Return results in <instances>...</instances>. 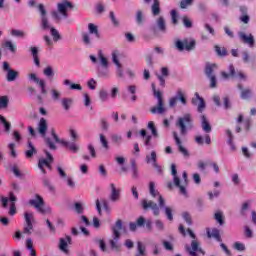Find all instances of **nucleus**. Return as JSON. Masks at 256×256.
Wrapping results in <instances>:
<instances>
[{"instance_id":"f704fd0d","label":"nucleus","mask_w":256,"mask_h":256,"mask_svg":"<svg viewBox=\"0 0 256 256\" xmlns=\"http://www.w3.org/2000/svg\"><path fill=\"white\" fill-rule=\"evenodd\" d=\"M26 248L30 251V256H37V251L33 248V240L31 238L26 240Z\"/></svg>"},{"instance_id":"338daca9","label":"nucleus","mask_w":256,"mask_h":256,"mask_svg":"<svg viewBox=\"0 0 256 256\" xmlns=\"http://www.w3.org/2000/svg\"><path fill=\"white\" fill-rule=\"evenodd\" d=\"M51 95H52V99H54V101L59 100V97H61V93L55 89L51 90Z\"/></svg>"},{"instance_id":"680f3d73","label":"nucleus","mask_w":256,"mask_h":256,"mask_svg":"<svg viewBox=\"0 0 256 256\" xmlns=\"http://www.w3.org/2000/svg\"><path fill=\"white\" fill-rule=\"evenodd\" d=\"M226 135L228 137V145H230V147H233V133L231 132V130H226Z\"/></svg>"},{"instance_id":"39448f33","label":"nucleus","mask_w":256,"mask_h":256,"mask_svg":"<svg viewBox=\"0 0 256 256\" xmlns=\"http://www.w3.org/2000/svg\"><path fill=\"white\" fill-rule=\"evenodd\" d=\"M193 119L191 114H185L183 117L178 118L176 122V127L180 129L181 135H187V127H192Z\"/></svg>"},{"instance_id":"a19ab883","label":"nucleus","mask_w":256,"mask_h":256,"mask_svg":"<svg viewBox=\"0 0 256 256\" xmlns=\"http://www.w3.org/2000/svg\"><path fill=\"white\" fill-rule=\"evenodd\" d=\"M43 74H44L45 77H47L48 79H53V77H55V72H53V67H51V66H47V67L43 70Z\"/></svg>"},{"instance_id":"6ab92c4d","label":"nucleus","mask_w":256,"mask_h":256,"mask_svg":"<svg viewBox=\"0 0 256 256\" xmlns=\"http://www.w3.org/2000/svg\"><path fill=\"white\" fill-rule=\"evenodd\" d=\"M173 138H174L176 145L178 146V151L180 153H182V155H184V157H189V151H187L186 148L183 147L181 138H179V135L177 134V132H173Z\"/></svg>"},{"instance_id":"0eeeda50","label":"nucleus","mask_w":256,"mask_h":256,"mask_svg":"<svg viewBox=\"0 0 256 256\" xmlns=\"http://www.w3.org/2000/svg\"><path fill=\"white\" fill-rule=\"evenodd\" d=\"M3 71L6 72V81L13 83V81L19 78V71L11 69L8 62H3Z\"/></svg>"},{"instance_id":"de8ad7c7","label":"nucleus","mask_w":256,"mask_h":256,"mask_svg":"<svg viewBox=\"0 0 256 256\" xmlns=\"http://www.w3.org/2000/svg\"><path fill=\"white\" fill-rule=\"evenodd\" d=\"M3 47H5L6 49H9V51H11L12 53H15L17 51V46H15V44H13V42L11 41H6L3 44Z\"/></svg>"},{"instance_id":"a211bd4d","label":"nucleus","mask_w":256,"mask_h":256,"mask_svg":"<svg viewBox=\"0 0 256 256\" xmlns=\"http://www.w3.org/2000/svg\"><path fill=\"white\" fill-rule=\"evenodd\" d=\"M28 77L31 81H34V83L40 87L42 95H47V89H45V80L39 79L35 73L29 74Z\"/></svg>"},{"instance_id":"9d476101","label":"nucleus","mask_w":256,"mask_h":256,"mask_svg":"<svg viewBox=\"0 0 256 256\" xmlns=\"http://www.w3.org/2000/svg\"><path fill=\"white\" fill-rule=\"evenodd\" d=\"M25 225L23 229V233L25 235H31V231H33V212H25L24 213Z\"/></svg>"},{"instance_id":"dca6fc26","label":"nucleus","mask_w":256,"mask_h":256,"mask_svg":"<svg viewBox=\"0 0 256 256\" xmlns=\"http://www.w3.org/2000/svg\"><path fill=\"white\" fill-rule=\"evenodd\" d=\"M112 62L116 65L117 75L121 78L123 77V65H121V62H119V51L115 50L112 52Z\"/></svg>"},{"instance_id":"69168bd1","label":"nucleus","mask_w":256,"mask_h":256,"mask_svg":"<svg viewBox=\"0 0 256 256\" xmlns=\"http://www.w3.org/2000/svg\"><path fill=\"white\" fill-rule=\"evenodd\" d=\"M234 249H236V251H245V244L241 242H235Z\"/></svg>"},{"instance_id":"a18cd8bd","label":"nucleus","mask_w":256,"mask_h":256,"mask_svg":"<svg viewBox=\"0 0 256 256\" xmlns=\"http://www.w3.org/2000/svg\"><path fill=\"white\" fill-rule=\"evenodd\" d=\"M148 129L151 131L153 137H159V134L157 133V128L155 127V122H148Z\"/></svg>"},{"instance_id":"864d4df0","label":"nucleus","mask_w":256,"mask_h":256,"mask_svg":"<svg viewBox=\"0 0 256 256\" xmlns=\"http://www.w3.org/2000/svg\"><path fill=\"white\" fill-rule=\"evenodd\" d=\"M12 37H20L23 39L25 37V33L22 30L12 29L11 31Z\"/></svg>"},{"instance_id":"6e6d98bb","label":"nucleus","mask_w":256,"mask_h":256,"mask_svg":"<svg viewBox=\"0 0 256 256\" xmlns=\"http://www.w3.org/2000/svg\"><path fill=\"white\" fill-rule=\"evenodd\" d=\"M100 143L104 149H109V142L107 141V138H105V135L100 134Z\"/></svg>"},{"instance_id":"4be33fe9","label":"nucleus","mask_w":256,"mask_h":256,"mask_svg":"<svg viewBox=\"0 0 256 256\" xmlns=\"http://www.w3.org/2000/svg\"><path fill=\"white\" fill-rule=\"evenodd\" d=\"M237 87L241 91V94H240L241 99L247 100L253 97V90L249 88L244 89L242 84H238Z\"/></svg>"},{"instance_id":"2f4dec72","label":"nucleus","mask_w":256,"mask_h":256,"mask_svg":"<svg viewBox=\"0 0 256 256\" xmlns=\"http://www.w3.org/2000/svg\"><path fill=\"white\" fill-rule=\"evenodd\" d=\"M207 236L209 239H211V237H213L214 239H216V241L221 242V234L219 232V229H217V228L212 229V232L207 230Z\"/></svg>"},{"instance_id":"58836bf2","label":"nucleus","mask_w":256,"mask_h":256,"mask_svg":"<svg viewBox=\"0 0 256 256\" xmlns=\"http://www.w3.org/2000/svg\"><path fill=\"white\" fill-rule=\"evenodd\" d=\"M157 26H158V29H160V31H162V33H165V31L167 30V26L165 25V18H163V16H160L158 18Z\"/></svg>"},{"instance_id":"c03bdc74","label":"nucleus","mask_w":256,"mask_h":256,"mask_svg":"<svg viewBox=\"0 0 256 256\" xmlns=\"http://www.w3.org/2000/svg\"><path fill=\"white\" fill-rule=\"evenodd\" d=\"M9 107V97L1 96L0 97V109H7Z\"/></svg>"},{"instance_id":"0e129e2a","label":"nucleus","mask_w":256,"mask_h":256,"mask_svg":"<svg viewBox=\"0 0 256 256\" xmlns=\"http://www.w3.org/2000/svg\"><path fill=\"white\" fill-rule=\"evenodd\" d=\"M82 39H83L84 45H91V37H89V34L83 33Z\"/></svg>"},{"instance_id":"bf43d9fd","label":"nucleus","mask_w":256,"mask_h":256,"mask_svg":"<svg viewBox=\"0 0 256 256\" xmlns=\"http://www.w3.org/2000/svg\"><path fill=\"white\" fill-rule=\"evenodd\" d=\"M136 23H138V25H143V12L141 10L136 14Z\"/></svg>"},{"instance_id":"5fc2aeb1","label":"nucleus","mask_w":256,"mask_h":256,"mask_svg":"<svg viewBox=\"0 0 256 256\" xmlns=\"http://www.w3.org/2000/svg\"><path fill=\"white\" fill-rule=\"evenodd\" d=\"M182 217L188 225H193V220H192L191 214H189V212H183Z\"/></svg>"},{"instance_id":"7c9ffc66","label":"nucleus","mask_w":256,"mask_h":256,"mask_svg":"<svg viewBox=\"0 0 256 256\" xmlns=\"http://www.w3.org/2000/svg\"><path fill=\"white\" fill-rule=\"evenodd\" d=\"M215 69H217V64L207 63L205 67V75L207 77H213L214 76L213 73Z\"/></svg>"},{"instance_id":"aec40b11","label":"nucleus","mask_w":256,"mask_h":256,"mask_svg":"<svg viewBox=\"0 0 256 256\" xmlns=\"http://www.w3.org/2000/svg\"><path fill=\"white\" fill-rule=\"evenodd\" d=\"M173 138H174L176 145L178 146V151L180 153H182V155H184V157H189V151H187L186 148L183 147L181 138H179V135L177 134V132H173Z\"/></svg>"},{"instance_id":"6e6552de","label":"nucleus","mask_w":256,"mask_h":256,"mask_svg":"<svg viewBox=\"0 0 256 256\" xmlns=\"http://www.w3.org/2000/svg\"><path fill=\"white\" fill-rule=\"evenodd\" d=\"M29 205L32 207H35L37 209L38 213H42V215H45L47 213V209H45V201L43 200V197L39 196V194L36 195V199L29 200Z\"/></svg>"},{"instance_id":"473e14b6","label":"nucleus","mask_w":256,"mask_h":256,"mask_svg":"<svg viewBox=\"0 0 256 256\" xmlns=\"http://www.w3.org/2000/svg\"><path fill=\"white\" fill-rule=\"evenodd\" d=\"M62 145L67 147L70 151H72V153H77V151H79V146H77V144H75V142L64 141V142H62Z\"/></svg>"},{"instance_id":"37998d69","label":"nucleus","mask_w":256,"mask_h":256,"mask_svg":"<svg viewBox=\"0 0 256 256\" xmlns=\"http://www.w3.org/2000/svg\"><path fill=\"white\" fill-rule=\"evenodd\" d=\"M64 85H70V89L73 90H77V91H81L83 89V87L80 84H71V80L66 79L64 80Z\"/></svg>"},{"instance_id":"a878e982","label":"nucleus","mask_w":256,"mask_h":256,"mask_svg":"<svg viewBox=\"0 0 256 256\" xmlns=\"http://www.w3.org/2000/svg\"><path fill=\"white\" fill-rule=\"evenodd\" d=\"M71 236H66V239L64 238H60V244H59V248L61 251H64V253H67V247H68V243L69 245H71Z\"/></svg>"},{"instance_id":"c756f323","label":"nucleus","mask_w":256,"mask_h":256,"mask_svg":"<svg viewBox=\"0 0 256 256\" xmlns=\"http://www.w3.org/2000/svg\"><path fill=\"white\" fill-rule=\"evenodd\" d=\"M61 106L63 107L64 111H69V109H71L73 106V98H62Z\"/></svg>"},{"instance_id":"f3484780","label":"nucleus","mask_w":256,"mask_h":256,"mask_svg":"<svg viewBox=\"0 0 256 256\" xmlns=\"http://www.w3.org/2000/svg\"><path fill=\"white\" fill-rule=\"evenodd\" d=\"M192 105H198V113H203V111L205 110L206 104H205V100L203 99V97H201L199 95V93H195V97L192 98L191 100Z\"/></svg>"},{"instance_id":"49530a36","label":"nucleus","mask_w":256,"mask_h":256,"mask_svg":"<svg viewBox=\"0 0 256 256\" xmlns=\"http://www.w3.org/2000/svg\"><path fill=\"white\" fill-rule=\"evenodd\" d=\"M214 219L217 221V223H219V225H223V223H225V219L223 217V212H221V211H218L215 213Z\"/></svg>"},{"instance_id":"f03ea898","label":"nucleus","mask_w":256,"mask_h":256,"mask_svg":"<svg viewBox=\"0 0 256 256\" xmlns=\"http://www.w3.org/2000/svg\"><path fill=\"white\" fill-rule=\"evenodd\" d=\"M73 3L69 0H62L60 3L57 4V11L52 12V17L55 21H61V15L64 19L69 17V9H73Z\"/></svg>"},{"instance_id":"774afa93","label":"nucleus","mask_w":256,"mask_h":256,"mask_svg":"<svg viewBox=\"0 0 256 256\" xmlns=\"http://www.w3.org/2000/svg\"><path fill=\"white\" fill-rule=\"evenodd\" d=\"M99 97H100L101 101H107L109 94L107 93V91L101 90L99 93Z\"/></svg>"},{"instance_id":"09e8293b","label":"nucleus","mask_w":256,"mask_h":256,"mask_svg":"<svg viewBox=\"0 0 256 256\" xmlns=\"http://www.w3.org/2000/svg\"><path fill=\"white\" fill-rule=\"evenodd\" d=\"M111 139L112 143H114L115 145H121V143L123 142V137H121V135L118 134L112 135Z\"/></svg>"},{"instance_id":"c85d7f7f","label":"nucleus","mask_w":256,"mask_h":256,"mask_svg":"<svg viewBox=\"0 0 256 256\" xmlns=\"http://www.w3.org/2000/svg\"><path fill=\"white\" fill-rule=\"evenodd\" d=\"M9 201L11 203H15V201H17V197L15 196V194L13 192L9 193V198L2 197V207L7 208Z\"/></svg>"},{"instance_id":"c9c22d12","label":"nucleus","mask_w":256,"mask_h":256,"mask_svg":"<svg viewBox=\"0 0 256 256\" xmlns=\"http://www.w3.org/2000/svg\"><path fill=\"white\" fill-rule=\"evenodd\" d=\"M132 168V179H139V169L137 168V162L135 160L131 161Z\"/></svg>"},{"instance_id":"ea45409f","label":"nucleus","mask_w":256,"mask_h":256,"mask_svg":"<svg viewBox=\"0 0 256 256\" xmlns=\"http://www.w3.org/2000/svg\"><path fill=\"white\" fill-rule=\"evenodd\" d=\"M98 58L100 59V63L102 65V67H104L105 69H107V67H109V61L107 60V58L105 57V55H103L102 51L98 52Z\"/></svg>"},{"instance_id":"f8f14e48","label":"nucleus","mask_w":256,"mask_h":256,"mask_svg":"<svg viewBox=\"0 0 256 256\" xmlns=\"http://www.w3.org/2000/svg\"><path fill=\"white\" fill-rule=\"evenodd\" d=\"M185 251L191 256H197V251H198V253H202V255H205V251H203V249L199 248V241H197V240H192L191 246L186 245Z\"/></svg>"},{"instance_id":"13d9d810","label":"nucleus","mask_w":256,"mask_h":256,"mask_svg":"<svg viewBox=\"0 0 256 256\" xmlns=\"http://www.w3.org/2000/svg\"><path fill=\"white\" fill-rule=\"evenodd\" d=\"M165 215L168 221H173V210L170 207H165Z\"/></svg>"},{"instance_id":"e433bc0d","label":"nucleus","mask_w":256,"mask_h":256,"mask_svg":"<svg viewBox=\"0 0 256 256\" xmlns=\"http://www.w3.org/2000/svg\"><path fill=\"white\" fill-rule=\"evenodd\" d=\"M0 122L4 126V131L6 133H10L11 132V124L9 122H7V118H5V116H3V115H0Z\"/></svg>"},{"instance_id":"412c9836","label":"nucleus","mask_w":256,"mask_h":256,"mask_svg":"<svg viewBox=\"0 0 256 256\" xmlns=\"http://www.w3.org/2000/svg\"><path fill=\"white\" fill-rule=\"evenodd\" d=\"M239 37L241 41L249 45V47H255V37H253L252 34L247 36L244 32H240Z\"/></svg>"},{"instance_id":"7ed1b4c3","label":"nucleus","mask_w":256,"mask_h":256,"mask_svg":"<svg viewBox=\"0 0 256 256\" xmlns=\"http://www.w3.org/2000/svg\"><path fill=\"white\" fill-rule=\"evenodd\" d=\"M152 91L154 94V97H156V99H158V103L157 106H154L150 109V113H152V115H163V113H165L166 109H165V102L163 101V93H161V91L157 90V88H155V84L152 83Z\"/></svg>"},{"instance_id":"5701e85b","label":"nucleus","mask_w":256,"mask_h":256,"mask_svg":"<svg viewBox=\"0 0 256 256\" xmlns=\"http://www.w3.org/2000/svg\"><path fill=\"white\" fill-rule=\"evenodd\" d=\"M151 13L153 17H159L161 15V2L159 0H154L151 6Z\"/></svg>"},{"instance_id":"cd10ccee","label":"nucleus","mask_w":256,"mask_h":256,"mask_svg":"<svg viewBox=\"0 0 256 256\" xmlns=\"http://www.w3.org/2000/svg\"><path fill=\"white\" fill-rule=\"evenodd\" d=\"M26 158L31 159L33 155H37V149L33 146V142L28 141V150L25 152Z\"/></svg>"},{"instance_id":"2eb2a0df","label":"nucleus","mask_w":256,"mask_h":256,"mask_svg":"<svg viewBox=\"0 0 256 256\" xmlns=\"http://www.w3.org/2000/svg\"><path fill=\"white\" fill-rule=\"evenodd\" d=\"M149 193L152 197H157L158 195L159 207H165V199H163V196L159 194V191L155 190V182L149 183Z\"/></svg>"},{"instance_id":"393cba45","label":"nucleus","mask_w":256,"mask_h":256,"mask_svg":"<svg viewBox=\"0 0 256 256\" xmlns=\"http://www.w3.org/2000/svg\"><path fill=\"white\" fill-rule=\"evenodd\" d=\"M38 132L42 136H45L47 134V120L45 118L40 119L38 123Z\"/></svg>"},{"instance_id":"1a4fd4ad","label":"nucleus","mask_w":256,"mask_h":256,"mask_svg":"<svg viewBox=\"0 0 256 256\" xmlns=\"http://www.w3.org/2000/svg\"><path fill=\"white\" fill-rule=\"evenodd\" d=\"M171 171L175 187H178L181 195L187 197V189L185 188V186L181 185V179H179V176H177V166L175 164L171 165Z\"/></svg>"},{"instance_id":"20e7f679","label":"nucleus","mask_w":256,"mask_h":256,"mask_svg":"<svg viewBox=\"0 0 256 256\" xmlns=\"http://www.w3.org/2000/svg\"><path fill=\"white\" fill-rule=\"evenodd\" d=\"M175 47L178 51H195L197 47V41L193 38H184L183 40H176Z\"/></svg>"},{"instance_id":"4d7b16f0","label":"nucleus","mask_w":256,"mask_h":256,"mask_svg":"<svg viewBox=\"0 0 256 256\" xmlns=\"http://www.w3.org/2000/svg\"><path fill=\"white\" fill-rule=\"evenodd\" d=\"M190 5H193V0H182L180 2V9H187Z\"/></svg>"},{"instance_id":"052dcab7","label":"nucleus","mask_w":256,"mask_h":256,"mask_svg":"<svg viewBox=\"0 0 256 256\" xmlns=\"http://www.w3.org/2000/svg\"><path fill=\"white\" fill-rule=\"evenodd\" d=\"M100 125L103 131H107L109 129V123L107 122V119L102 118L100 119Z\"/></svg>"},{"instance_id":"4c0bfd02","label":"nucleus","mask_w":256,"mask_h":256,"mask_svg":"<svg viewBox=\"0 0 256 256\" xmlns=\"http://www.w3.org/2000/svg\"><path fill=\"white\" fill-rule=\"evenodd\" d=\"M176 97L178 101L182 103V105H187V98L185 97V94L183 93V90L178 89L176 93Z\"/></svg>"},{"instance_id":"72a5a7b5","label":"nucleus","mask_w":256,"mask_h":256,"mask_svg":"<svg viewBox=\"0 0 256 256\" xmlns=\"http://www.w3.org/2000/svg\"><path fill=\"white\" fill-rule=\"evenodd\" d=\"M214 49L218 57H227V48L215 45Z\"/></svg>"},{"instance_id":"603ef678","label":"nucleus","mask_w":256,"mask_h":256,"mask_svg":"<svg viewBox=\"0 0 256 256\" xmlns=\"http://www.w3.org/2000/svg\"><path fill=\"white\" fill-rule=\"evenodd\" d=\"M41 25L44 31H47V29H49V20L47 19V16L41 17Z\"/></svg>"},{"instance_id":"3c124183","label":"nucleus","mask_w":256,"mask_h":256,"mask_svg":"<svg viewBox=\"0 0 256 256\" xmlns=\"http://www.w3.org/2000/svg\"><path fill=\"white\" fill-rule=\"evenodd\" d=\"M74 209L76 213H78V215H82V213L85 211V209L83 208V204H81V202H76L74 204Z\"/></svg>"},{"instance_id":"f257e3e1","label":"nucleus","mask_w":256,"mask_h":256,"mask_svg":"<svg viewBox=\"0 0 256 256\" xmlns=\"http://www.w3.org/2000/svg\"><path fill=\"white\" fill-rule=\"evenodd\" d=\"M121 229H123V221L117 220L115 226L112 227V239L109 240V245L112 251L119 253L121 251V244L119 239H121Z\"/></svg>"},{"instance_id":"ddd939ff","label":"nucleus","mask_w":256,"mask_h":256,"mask_svg":"<svg viewBox=\"0 0 256 256\" xmlns=\"http://www.w3.org/2000/svg\"><path fill=\"white\" fill-rule=\"evenodd\" d=\"M142 209H144V211H147V209H151L155 217H159V213H161V211L159 210V205H157V203L151 200L150 201H147L145 199L142 200Z\"/></svg>"},{"instance_id":"b1692460","label":"nucleus","mask_w":256,"mask_h":256,"mask_svg":"<svg viewBox=\"0 0 256 256\" xmlns=\"http://www.w3.org/2000/svg\"><path fill=\"white\" fill-rule=\"evenodd\" d=\"M201 127L204 133H211L212 131L211 124L209 123V120H207V116L205 115L201 116Z\"/></svg>"},{"instance_id":"9b49d317","label":"nucleus","mask_w":256,"mask_h":256,"mask_svg":"<svg viewBox=\"0 0 256 256\" xmlns=\"http://www.w3.org/2000/svg\"><path fill=\"white\" fill-rule=\"evenodd\" d=\"M221 76L223 77V79H228L230 77H232L233 79H246V76L245 74H243V72L235 71V66H233V64L229 65V73L222 72Z\"/></svg>"},{"instance_id":"8fccbe9b","label":"nucleus","mask_w":256,"mask_h":256,"mask_svg":"<svg viewBox=\"0 0 256 256\" xmlns=\"http://www.w3.org/2000/svg\"><path fill=\"white\" fill-rule=\"evenodd\" d=\"M51 36L53 37L54 41H59L61 39V34H59V31L55 28L50 29Z\"/></svg>"},{"instance_id":"79ce46f5","label":"nucleus","mask_w":256,"mask_h":256,"mask_svg":"<svg viewBox=\"0 0 256 256\" xmlns=\"http://www.w3.org/2000/svg\"><path fill=\"white\" fill-rule=\"evenodd\" d=\"M146 163H157V152L152 151L150 155L146 156Z\"/></svg>"},{"instance_id":"423d86ee","label":"nucleus","mask_w":256,"mask_h":256,"mask_svg":"<svg viewBox=\"0 0 256 256\" xmlns=\"http://www.w3.org/2000/svg\"><path fill=\"white\" fill-rule=\"evenodd\" d=\"M44 153L46 155V158H40L38 160V169H40L41 172L44 175H46L47 170H45V167H47V169H49V171H51L53 169V167L51 165L53 164L54 158H53V155H51L49 153V151L44 150Z\"/></svg>"},{"instance_id":"bb28decb","label":"nucleus","mask_w":256,"mask_h":256,"mask_svg":"<svg viewBox=\"0 0 256 256\" xmlns=\"http://www.w3.org/2000/svg\"><path fill=\"white\" fill-rule=\"evenodd\" d=\"M88 31L90 35H95L96 39H101V33H99V28L93 23L88 24Z\"/></svg>"},{"instance_id":"4468645a","label":"nucleus","mask_w":256,"mask_h":256,"mask_svg":"<svg viewBox=\"0 0 256 256\" xmlns=\"http://www.w3.org/2000/svg\"><path fill=\"white\" fill-rule=\"evenodd\" d=\"M109 199L112 201V203H117V201H120L121 199V189L117 188V186H115L113 183L110 184Z\"/></svg>"},{"instance_id":"e2e57ef3","label":"nucleus","mask_w":256,"mask_h":256,"mask_svg":"<svg viewBox=\"0 0 256 256\" xmlns=\"http://www.w3.org/2000/svg\"><path fill=\"white\" fill-rule=\"evenodd\" d=\"M46 145L49 147V149H51L52 151H55V149H57V146H55V143H53V141H51V138H46Z\"/></svg>"}]
</instances>
